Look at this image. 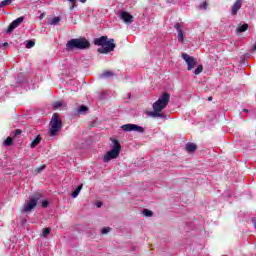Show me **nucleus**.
<instances>
[{
	"label": "nucleus",
	"mask_w": 256,
	"mask_h": 256,
	"mask_svg": "<svg viewBox=\"0 0 256 256\" xmlns=\"http://www.w3.org/2000/svg\"><path fill=\"white\" fill-rule=\"evenodd\" d=\"M42 207H44V209L49 207V202L47 200L42 201Z\"/></svg>",
	"instance_id": "30"
},
{
	"label": "nucleus",
	"mask_w": 256,
	"mask_h": 256,
	"mask_svg": "<svg viewBox=\"0 0 256 256\" xmlns=\"http://www.w3.org/2000/svg\"><path fill=\"white\" fill-rule=\"evenodd\" d=\"M8 45H9V43L5 42V43L3 44V47H7Z\"/></svg>",
	"instance_id": "35"
},
{
	"label": "nucleus",
	"mask_w": 256,
	"mask_h": 256,
	"mask_svg": "<svg viewBox=\"0 0 256 256\" xmlns=\"http://www.w3.org/2000/svg\"><path fill=\"white\" fill-rule=\"evenodd\" d=\"M107 39V36L94 39V45L100 47L98 48V53L107 54L111 53V51H115V39Z\"/></svg>",
	"instance_id": "2"
},
{
	"label": "nucleus",
	"mask_w": 256,
	"mask_h": 256,
	"mask_svg": "<svg viewBox=\"0 0 256 256\" xmlns=\"http://www.w3.org/2000/svg\"><path fill=\"white\" fill-rule=\"evenodd\" d=\"M247 29H249V25L243 24L242 26H239L236 31L237 33H245Z\"/></svg>",
	"instance_id": "18"
},
{
	"label": "nucleus",
	"mask_w": 256,
	"mask_h": 256,
	"mask_svg": "<svg viewBox=\"0 0 256 256\" xmlns=\"http://www.w3.org/2000/svg\"><path fill=\"white\" fill-rule=\"evenodd\" d=\"M63 129V121L59 118V114L54 113L50 121L49 135L55 137L59 134V131Z\"/></svg>",
	"instance_id": "4"
},
{
	"label": "nucleus",
	"mask_w": 256,
	"mask_h": 256,
	"mask_svg": "<svg viewBox=\"0 0 256 256\" xmlns=\"http://www.w3.org/2000/svg\"><path fill=\"white\" fill-rule=\"evenodd\" d=\"M24 17H19L17 18L16 20H14L9 26H8V29L6 31V33L10 34V33H13V31H15V29H17V27L23 23L24 21Z\"/></svg>",
	"instance_id": "11"
},
{
	"label": "nucleus",
	"mask_w": 256,
	"mask_h": 256,
	"mask_svg": "<svg viewBox=\"0 0 256 256\" xmlns=\"http://www.w3.org/2000/svg\"><path fill=\"white\" fill-rule=\"evenodd\" d=\"M43 169H45V165L38 167L36 169V173H41V171H43Z\"/></svg>",
	"instance_id": "31"
},
{
	"label": "nucleus",
	"mask_w": 256,
	"mask_h": 256,
	"mask_svg": "<svg viewBox=\"0 0 256 256\" xmlns=\"http://www.w3.org/2000/svg\"><path fill=\"white\" fill-rule=\"evenodd\" d=\"M182 59H184V61L186 62L188 71H192V69H195V66L197 65V60L193 58V56L184 53L182 54Z\"/></svg>",
	"instance_id": "8"
},
{
	"label": "nucleus",
	"mask_w": 256,
	"mask_h": 256,
	"mask_svg": "<svg viewBox=\"0 0 256 256\" xmlns=\"http://www.w3.org/2000/svg\"><path fill=\"white\" fill-rule=\"evenodd\" d=\"M203 73V65H198V67L194 70V75H200Z\"/></svg>",
	"instance_id": "20"
},
{
	"label": "nucleus",
	"mask_w": 256,
	"mask_h": 256,
	"mask_svg": "<svg viewBox=\"0 0 256 256\" xmlns=\"http://www.w3.org/2000/svg\"><path fill=\"white\" fill-rule=\"evenodd\" d=\"M241 7H243V0H236L231 7V15L235 17L237 13H239Z\"/></svg>",
	"instance_id": "12"
},
{
	"label": "nucleus",
	"mask_w": 256,
	"mask_h": 256,
	"mask_svg": "<svg viewBox=\"0 0 256 256\" xmlns=\"http://www.w3.org/2000/svg\"><path fill=\"white\" fill-rule=\"evenodd\" d=\"M53 107L54 109H59V107H63V103L61 101L55 102Z\"/></svg>",
	"instance_id": "25"
},
{
	"label": "nucleus",
	"mask_w": 256,
	"mask_h": 256,
	"mask_svg": "<svg viewBox=\"0 0 256 256\" xmlns=\"http://www.w3.org/2000/svg\"><path fill=\"white\" fill-rule=\"evenodd\" d=\"M112 143V149L103 157L104 163H109L111 159H117V157H119V153H121V144H119V141L113 140Z\"/></svg>",
	"instance_id": "5"
},
{
	"label": "nucleus",
	"mask_w": 256,
	"mask_h": 256,
	"mask_svg": "<svg viewBox=\"0 0 256 256\" xmlns=\"http://www.w3.org/2000/svg\"><path fill=\"white\" fill-rule=\"evenodd\" d=\"M11 3H13V0H4L0 3V8L7 7V5H11Z\"/></svg>",
	"instance_id": "21"
},
{
	"label": "nucleus",
	"mask_w": 256,
	"mask_h": 256,
	"mask_svg": "<svg viewBox=\"0 0 256 256\" xmlns=\"http://www.w3.org/2000/svg\"><path fill=\"white\" fill-rule=\"evenodd\" d=\"M142 213L144 217H153V212L151 210L144 209Z\"/></svg>",
	"instance_id": "23"
},
{
	"label": "nucleus",
	"mask_w": 256,
	"mask_h": 256,
	"mask_svg": "<svg viewBox=\"0 0 256 256\" xmlns=\"http://www.w3.org/2000/svg\"><path fill=\"white\" fill-rule=\"evenodd\" d=\"M109 231H111V228H109V227L102 228L101 234L102 235H107V233H109Z\"/></svg>",
	"instance_id": "26"
},
{
	"label": "nucleus",
	"mask_w": 256,
	"mask_h": 256,
	"mask_svg": "<svg viewBox=\"0 0 256 256\" xmlns=\"http://www.w3.org/2000/svg\"><path fill=\"white\" fill-rule=\"evenodd\" d=\"M13 139L11 137H8L6 140H4L3 145L9 147V145H12Z\"/></svg>",
	"instance_id": "24"
},
{
	"label": "nucleus",
	"mask_w": 256,
	"mask_h": 256,
	"mask_svg": "<svg viewBox=\"0 0 256 256\" xmlns=\"http://www.w3.org/2000/svg\"><path fill=\"white\" fill-rule=\"evenodd\" d=\"M185 28V26H183V24L177 22L174 25V29H176L177 33H178V41L180 43H183L185 41V33L183 32V29Z\"/></svg>",
	"instance_id": "10"
},
{
	"label": "nucleus",
	"mask_w": 256,
	"mask_h": 256,
	"mask_svg": "<svg viewBox=\"0 0 256 256\" xmlns=\"http://www.w3.org/2000/svg\"><path fill=\"white\" fill-rule=\"evenodd\" d=\"M186 151L188 153H195V151H197V145H195V143H187Z\"/></svg>",
	"instance_id": "13"
},
{
	"label": "nucleus",
	"mask_w": 256,
	"mask_h": 256,
	"mask_svg": "<svg viewBox=\"0 0 256 256\" xmlns=\"http://www.w3.org/2000/svg\"><path fill=\"white\" fill-rule=\"evenodd\" d=\"M87 111H89V108H87V106H85V105H82L78 108L79 115H85V113H87Z\"/></svg>",
	"instance_id": "16"
},
{
	"label": "nucleus",
	"mask_w": 256,
	"mask_h": 256,
	"mask_svg": "<svg viewBox=\"0 0 256 256\" xmlns=\"http://www.w3.org/2000/svg\"><path fill=\"white\" fill-rule=\"evenodd\" d=\"M81 189H83V185H80L75 189V191L72 193L73 199H76V197L79 196V193H81Z\"/></svg>",
	"instance_id": "17"
},
{
	"label": "nucleus",
	"mask_w": 256,
	"mask_h": 256,
	"mask_svg": "<svg viewBox=\"0 0 256 256\" xmlns=\"http://www.w3.org/2000/svg\"><path fill=\"white\" fill-rule=\"evenodd\" d=\"M43 17H45V13H42V14L39 16V19H43Z\"/></svg>",
	"instance_id": "34"
},
{
	"label": "nucleus",
	"mask_w": 256,
	"mask_h": 256,
	"mask_svg": "<svg viewBox=\"0 0 256 256\" xmlns=\"http://www.w3.org/2000/svg\"><path fill=\"white\" fill-rule=\"evenodd\" d=\"M87 0H80V3H86Z\"/></svg>",
	"instance_id": "36"
},
{
	"label": "nucleus",
	"mask_w": 256,
	"mask_h": 256,
	"mask_svg": "<svg viewBox=\"0 0 256 256\" xmlns=\"http://www.w3.org/2000/svg\"><path fill=\"white\" fill-rule=\"evenodd\" d=\"M253 50L256 51V43L253 46Z\"/></svg>",
	"instance_id": "37"
},
{
	"label": "nucleus",
	"mask_w": 256,
	"mask_h": 256,
	"mask_svg": "<svg viewBox=\"0 0 256 256\" xmlns=\"http://www.w3.org/2000/svg\"><path fill=\"white\" fill-rule=\"evenodd\" d=\"M121 129L126 131V133H129L131 131H134L135 133H145V128L136 125V124H125L121 126Z\"/></svg>",
	"instance_id": "7"
},
{
	"label": "nucleus",
	"mask_w": 256,
	"mask_h": 256,
	"mask_svg": "<svg viewBox=\"0 0 256 256\" xmlns=\"http://www.w3.org/2000/svg\"><path fill=\"white\" fill-rule=\"evenodd\" d=\"M61 23V17L56 16L48 21V25H59Z\"/></svg>",
	"instance_id": "15"
},
{
	"label": "nucleus",
	"mask_w": 256,
	"mask_h": 256,
	"mask_svg": "<svg viewBox=\"0 0 256 256\" xmlns=\"http://www.w3.org/2000/svg\"><path fill=\"white\" fill-rule=\"evenodd\" d=\"M70 3H72V6L70 7L71 10L75 9L77 7V0H68Z\"/></svg>",
	"instance_id": "28"
},
{
	"label": "nucleus",
	"mask_w": 256,
	"mask_h": 256,
	"mask_svg": "<svg viewBox=\"0 0 256 256\" xmlns=\"http://www.w3.org/2000/svg\"><path fill=\"white\" fill-rule=\"evenodd\" d=\"M41 199V193H36L33 197L30 198V201L24 204L23 206V212L29 213L33 211L34 207H37V203Z\"/></svg>",
	"instance_id": "6"
},
{
	"label": "nucleus",
	"mask_w": 256,
	"mask_h": 256,
	"mask_svg": "<svg viewBox=\"0 0 256 256\" xmlns=\"http://www.w3.org/2000/svg\"><path fill=\"white\" fill-rule=\"evenodd\" d=\"M248 111H249V110H247V109H244V112H245V113H247Z\"/></svg>",
	"instance_id": "39"
},
{
	"label": "nucleus",
	"mask_w": 256,
	"mask_h": 256,
	"mask_svg": "<svg viewBox=\"0 0 256 256\" xmlns=\"http://www.w3.org/2000/svg\"><path fill=\"white\" fill-rule=\"evenodd\" d=\"M39 143H41L40 135L36 136V138L30 143L31 149H35V147H37V145H39Z\"/></svg>",
	"instance_id": "14"
},
{
	"label": "nucleus",
	"mask_w": 256,
	"mask_h": 256,
	"mask_svg": "<svg viewBox=\"0 0 256 256\" xmlns=\"http://www.w3.org/2000/svg\"><path fill=\"white\" fill-rule=\"evenodd\" d=\"M91 47V43L85 38H75L71 39L66 43V50L73 51V49H89Z\"/></svg>",
	"instance_id": "3"
},
{
	"label": "nucleus",
	"mask_w": 256,
	"mask_h": 256,
	"mask_svg": "<svg viewBox=\"0 0 256 256\" xmlns=\"http://www.w3.org/2000/svg\"><path fill=\"white\" fill-rule=\"evenodd\" d=\"M33 47H35V41L33 40L26 41V49H33Z\"/></svg>",
	"instance_id": "19"
},
{
	"label": "nucleus",
	"mask_w": 256,
	"mask_h": 256,
	"mask_svg": "<svg viewBox=\"0 0 256 256\" xmlns=\"http://www.w3.org/2000/svg\"><path fill=\"white\" fill-rule=\"evenodd\" d=\"M170 99L171 95L167 92H164L162 95H160L158 100L153 103V111L148 113L149 117H153L154 119H170V116H167L165 113L161 112L163 109L167 108Z\"/></svg>",
	"instance_id": "1"
},
{
	"label": "nucleus",
	"mask_w": 256,
	"mask_h": 256,
	"mask_svg": "<svg viewBox=\"0 0 256 256\" xmlns=\"http://www.w3.org/2000/svg\"><path fill=\"white\" fill-rule=\"evenodd\" d=\"M51 233V228H45L42 234V237H47Z\"/></svg>",
	"instance_id": "27"
},
{
	"label": "nucleus",
	"mask_w": 256,
	"mask_h": 256,
	"mask_svg": "<svg viewBox=\"0 0 256 256\" xmlns=\"http://www.w3.org/2000/svg\"><path fill=\"white\" fill-rule=\"evenodd\" d=\"M209 4H207V2H203L202 4H200L199 8L203 9L204 11L207 10Z\"/></svg>",
	"instance_id": "29"
},
{
	"label": "nucleus",
	"mask_w": 256,
	"mask_h": 256,
	"mask_svg": "<svg viewBox=\"0 0 256 256\" xmlns=\"http://www.w3.org/2000/svg\"><path fill=\"white\" fill-rule=\"evenodd\" d=\"M15 135H16V136H17V135H21V130H20V129L15 130Z\"/></svg>",
	"instance_id": "33"
},
{
	"label": "nucleus",
	"mask_w": 256,
	"mask_h": 256,
	"mask_svg": "<svg viewBox=\"0 0 256 256\" xmlns=\"http://www.w3.org/2000/svg\"><path fill=\"white\" fill-rule=\"evenodd\" d=\"M101 77L103 78H109V77H113V72L111 71H105L101 74Z\"/></svg>",
	"instance_id": "22"
},
{
	"label": "nucleus",
	"mask_w": 256,
	"mask_h": 256,
	"mask_svg": "<svg viewBox=\"0 0 256 256\" xmlns=\"http://www.w3.org/2000/svg\"><path fill=\"white\" fill-rule=\"evenodd\" d=\"M118 16L126 25H131L134 21L133 15L129 14L127 11H120Z\"/></svg>",
	"instance_id": "9"
},
{
	"label": "nucleus",
	"mask_w": 256,
	"mask_h": 256,
	"mask_svg": "<svg viewBox=\"0 0 256 256\" xmlns=\"http://www.w3.org/2000/svg\"><path fill=\"white\" fill-rule=\"evenodd\" d=\"M96 207H98V208L103 207V203L102 202H97Z\"/></svg>",
	"instance_id": "32"
},
{
	"label": "nucleus",
	"mask_w": 256,
	"mask_h": 256,
	"mask_svg": "<svg viewBox=\"0 0 256 256\" xmlns=\"http://www.w3.org/2000/svg\"><path fill=\"white\" fill-rule=\"evenodd\" d=\"M212 100H213V97H209V98H208V101H212Z\"/></svg>",
	"instance_id": "38"
}]
</instances>
